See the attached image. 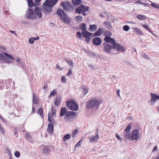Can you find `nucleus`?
<instances>
[{
	"label": "nucleus",
	"mask_w": 159,
	"mask_h": 159,
	"mask_svg": "<svg viewBox=\"0 0 159 159\" xmlns=\"http://www.w3.org/2000/svg\"><path fill=\"white\" fill-rule=\"evenodd\" d=\"M60 5L63 10L61 9H58L57 14L65 23L69 24L71 20L67 16L64 10L68 12H72L75 9V7L70 2L66 1L61 2Z\"/></svg>",
	"instance_id": "f257e3e1"
},
{
	"label": "nucleus",
	"mask_w": 159,
	"mask_h": 159,
	"mask_svg": "<svg viewBox=\"0 0 159 159\" xmlns=\"http://www.w3.org/2000/svg\"><path fill=\"white\" fill-rule=\"evenodd\" d=\"M125 139L130 140H137L139 138V133L137 129L134 130L132 133L127 132L125 134Z\"/></svg>",
	"instance_id": "f03ea898"
},
{
	"label": "nucleus",
	"mask_w": 159,
	"mask_h": 159,
	"mask_svg": "<svg viewBox=\"0 0 159 159\" xmlns=\"http://www.w3.org/2000/svg\"><path fill=\"white\" fill-rule=\"evenodd\" d=\"M76 112L72 111H67L65 107H62L60 112V116H62L65 115L64 119L66 121H68L69 117L76 115Z\"/></svg>",
	"instance_id": "7ed1b4c3"
},
{
	"label": "nucleus",
	"mask_w": 159,
	"mask_h": 159,
	"mask_svg": "<svg viewBox=\"0 0 159 159\" xmlns=\"http://www.w3.org/2000/svg\"><path fill=\"white\" fill-rule=\"evenodd\" d=\"M86 107L87 109L92 108L94 107H98L99 102L97 100L93 99L87 102Z\"/></svg>",
	"instance_id": "20e7f679"
},
{
	"label": "nucleus",
	"mask_w": 159,
	"mask_h": 159,
	"mask_svg": "<svg viewBox=\"0 0 159 159\" xmlns=\"http://www.w3.org/2000/svg\"><path fill=\"white\" fill-rule=\"evenodd\" d=\"M119 47H114V46H111L109 44L104 42L103 44L102 49L104 52L107 53H109L111 52V49H117V51H119Z\"/></svg>",
	"instance_id": "39448f33"
},
{
	"label": "nucleus",
	"mask_w": 159,
	"mask_h": 159,
	"mask_svg": "<svg viewBox=\"0 0 159 159\" xmlns=\"http://www.w3.org/2000/svg\"><path fill=\"white\" fill-rule=\"evenodd\" d=\"M27 18L32 20H35L37 18V16L33 9L27 8L25 15Z\"/></svg>",
	"instance_id": "423d86ee"
},
{
	"label": "nucleus",
	"mask_w": 159,
	"mask_h": 159,
	"mask_svg": "<svg viewBox=\"0 0 159 159\" xmlns=\"http://www.w3.org/2000/svg\"><path fill=\"white\" fill-rule=\"evenodd\" d=\"M74 100L67 101L66 102L67 107L72 111H77L78 110V106L77 104L74 102Z\"/></svg>",
	"instance_id": "0eeeda50"
},
{
	"label": "nucleus",
	"mask_w": 159,
	"mask_h": 159,
	"mask_svg": "<svg viewBox=\"0 0 159 159\" xmlns=\"http://www.w3.org/2000/svg\"><path fill=\"white\" fill-rule=\"evenodd\" d=\"M41 9L42 11L46 14H48L52 11V6L49 4H43Z\"/></svg>",
	"instance_id": "6e6552de"
},
{
	"label": "nucleus",
	"mask_w": 159,
	"mask_h": 159,
	"mask_svg": "<svg viewBox=\"0 0 159 159\" xmlns=\"http://www.w3.org/2000/svg\"><path fill=\"white\" fill-rule=\"evenodd\" d=\"M104 40L107 43L112 44V46H114V47H119V44L117 43L113 39L110 37H105Z\"/></svg>",
	"instance_id": "1a4fd4ad"
},
{
	"label": "nucleus",
	"mask_w": 159,
	"mask_h": 159,
	"mask_svg": "<svg viewBox=\"0 0 159 159\" xmlns=\"http://www.w3.org/2000/svg\"><path fill=\"white\" fill-rule=\"evenodd\" d=\"M89 7H84V5H81L77 7L75 10V12L79 14H80L82 12H85L88 11Z\"/></svg>",
	"instance_id": "9d476101"
},
{
	"label": "nucleus",
	"mask_w": 159,
	"mask_h": 159,
	"mask_svg": "<svg viewBox=\"0 0 159 159\" xmlns=\"http://www.w3.org/2000/svg\"><path fill=\"white\" fill-rule=\"evenodd\" d=\"M97 133H96L95 135H92L91 137H89V139L90 143L96 142L97 140L99 139V137L98 130L97 129Z\"/></svg>",
	"instance_id": "9b49d317"
},
{
	"label": "nucleus",
	"mask_w": 159,
	"mask_h": 159,
	"mask_svg": "<svg viewBox=\"0 0 159 159\" xmlns=\"http://www.w3.org/2000/svg\"><path fill=\"white\" fill-rule=\"evenodd\" d=\"M93 44L96 46L99 45L102 42V39L101 38L96 37L94 38L92 40Z\"/></svg>",
	"instance_id": "f8f14e48"
},
{
	"label": "nucleus",
	"mask_w": 159,
	"mask_h": 159,
	"mask_svg": "<svg viewBox=\"0 0 159 159\" xmlns=\"http://www.w3.org/2000/svg\"><path fill=\"white\" fill-rule=\"evenodd\" d=\"M34 11L36 15L39 18H40L42 17V10H41L39 7H36L35 8Z\"/></svg>",
	"instance_id": "ddd939ff"
},
{
	"label": "nucleus",
	"mask_w": 159,
	"mask_h": 159,
	"mask_svg": "<svg viewBox=\"0 0 159 159\" xmlns=\"http://www.w3.org/2000/svg\"><path fill=\"white\" fill-rule=\"evenodd\" d=\"M53 126L54 124L52 123H49L47 131L49 133H53Z\"/></svg>",
	"instance_id": "4468645a"
},
{
	"label": "nucleus",
	"mask_w": 159,
	"mask_h": 159,
	"mask_svg": "<svg viewBox=\"0 0 159 159\" xmlns=\"http://www.w3.org/2000/svg\"><path fill=\"white\" fill-rule=\"evenodd\" d=\"M151 102H153V103L155 102V101L156 100L159 99V94L157 95L156 94L152 93L151 94Z\"/></svg>",
	"instance_id": "2eb2a0df"
},
{
	"label": "nucleus",
	"mask_w": 159,
	"mask_h": 159,
	"mask_svg": "<svg viewBox=\"0 0 159 159\" xmlns=\"http://www.w3.org/2000/svg\"><path fill=\"white\" fill-rule=\"evenodd\" d=\"M82 34H83V36L84 37L88 39L92 34V33L89 32L87 30L82 32Z\"/></svg>",
	"instance_id": "dca6fc26"
},
{
	"label": "nucleus",
	"mask_w": 159,
	"mask_h": 159,
	"mask_svg": "<svg viewBox=\"0 0 159 159\" xmlns=\"http://www.w3.org/2000/svg\"><path fill=\"white\" fill-rule=\"evenodd\" d=\"M61 98L59 96H57L54 102V104L56 106H58L61 103Z\"/></svg>",
	"instance_id": "f3484780"
},
{
	"label": "nucleus",
	"mask_w": 159,
	"mask_h": 159,
	"mask_svg": "<svg viewBox=\"0 0 159 159\" xmlns=\"http://www.w3.org/2000/svg\"><path fill=\"white\" fill-rule=\"evenodd\" d=\"M103 31L101 28L99 29L96 32L93 33L94 36H97L101 35L102 34Z\"/></svg>",
	"instance_id": "a211bd4d"
},
{
	"label": "nucleus",
	"mask_w": 159,
	"mask_h": 159,
	"mask_svg": "<svg viewBox=\"0 0 159 159\" xmlns=\"http://www.w3.org/2000/svg\"><path fill=\"white\" fill-rule=\"evenodd\" d=\"M42 151L43 153L47 155L49 154L50 150L48 148L45 146L43 148Z\"/></svg>",
	"instance_id": "6ab92c4d"
},
{
	"label": "nucleus",
	"mask_w": 159,
	"mask_h": 159,
	"mask_svg": "<svg viewBox=\"0 0 159 159\" xmlns=\"http://www.w3.org/2000/svg\"><path fill=\"white\" fill-rule=\"evenodd\" d=\"M72 2L74 5L76 6L80 5L82 3L81 0H72Z\"/></svg>",
	"instance_id": "aec40b11"
},
{
	"label": "nucleus",
	"mask_w": 159,
	"mask_h": 159,
	"mask_svg": "<svg viewBox=\"0 0 159 159\" xmlns=\"http://www.w3.org/2000/svg\"><path fill=\"white\" fill-rule=\"evenodd\" d=\"M48 120L50 123H52V124H54L56 123L55 120L52 117V116H50V113H49L48 114Z\"/></svg>",
	"instance_id": "412c9836"
},
{
	"label": "nucleus",
	"mask_w": 159,
	"mask_h": 159,
	"mask_svg": "<svg viewBox=\"0 0 159 159\" xmlns=\"http://www.w3.org/2000/svg\"><path fill=\"white\" fill-rule=\"evenodd\" d=\"M80 28L82 30V32L86 30V25L84 23H82L80 25Z\"/></svg>",
	"instance_id": "4be33fe9"
},
{
	"label": "nucleus",
	"mask_w": 159,
	"mask_h": 159,
	"mask_svg": "<svg viewBox=\"0 0 159 159\" xmlns=\"http://www.w3.org/2000/svg\"><path fill=\"white\" fill-rule=\"evenodd\" d=\"M86 53L91 57H93L96 56V54L94 52H91L89 50H86Z\"/></svg>",
	"instance_id": "5701e85b"
},
{
	"label": "nucleus",
	"mask_w": 159,
	"mask_h": 159,
	"mask_svg": "<svg viewBox=\"0 0 159 159\" xmlns=\"http://www.w3.org/2000/svg\"><path fill=\"white\" fill-rule=\"evenodd\" d=\"M71 135L70 134L65 135L62 138L63 142H65L66 140H68L70 138Z\"/></svg>",
	"instance_id": "b1692460"
},
{
	"label": "nucleus",
	"mask_w": 159,
	"mask_h": 159,
	"mask_svg": "<svg viewBox=\"0 0 159 159\" xmlns=\"http://www.w3.org/2000/svg\"><path fill=\"white\" fill-rule=\"evenodd\" d=\"M90 30L93 32L97 30V27L95 25H90Z\"/></svg>",
	"instance_id": "393cba45"
},
{
	"label": "nucleus",
	"mask_w": 159,
	"mask_h": 159,
	"mask_svg": "<svg viewBox=\"0 0 159 159\" xmlns=\"http://www.w3.org/2000/svg\"><path fill=\"white\" fill-rule=\"evenodd\" d=\"M81 88L83 92L84 93V95H85V94L88 92V89L84 85L82 86Z\"/></svg>",
	"instance_id": "a878e982"
},
{
	"label": "nucleus",
	"mask_w": 159,
	"mask_h": 159,
	"mask_svg": "<svg viewBox=\"0 0 159 159\" xmlns=\"http://www.w3.org/2000/svg\"><path fill=\"white\" fill-rule=\"evenodd\" d=\"M57 94V89H55L51 91L50 93V95L48 97V98H50L53 96H54Z\"/></svg>",
	"instance_id": "bb28decb"
},
{
	"label": "nucleus",
	"mask_w": 159,
	"mask_h": 159,
	"mask_svg": "<svg viewBox=\"0 0 159 159\" xmlns=\"http://www.w3.org/2000/svg\"><path fill=\"white\" fill-rule=\"evenodd\" d=\"M104 34L105 37H111L112 35V33L110 31L107 30L104 32Z\"/></svg>",
	"instance_id": "cd10ccee"
},
{
	"label": "nucleus",
	"mask_w": 159,
	"mask_h": 159,
	"mask_svg": "<svg viewBox=\"0 0 159 159\" xmlns=\"http://www.w3.org/2000/svg\"><path fill=\"white\" fill-rule=\"evenodd\" d=\"M58 1V0H51L49 3H50V5L52 6V8Z\"/></svg>",
	"instance_id": "c85d7f7f"
},
{
	"label": "nucleus",
	"mask_w": 159,
	"mask_h": 159,
	"mask_svg": "<svg viewBox=\"0 0 159 159\" xmlns=\"http://www.w3.org/2000/svg\"><path fill=\"white\" fill-rule=\"evenodd\" d=\"M4 54L5 55V56L8 57L9 58L11 59L12 60H13L15 59L14 57L11 55H10L6 52H4Z\"/></svg>",
	"instance_id": "c756f323"
},
{
	"label": "nucleus",
	"mask_w": 159,
	"mask_h": 159,
	"mask_svg": "<svg viewBox=\"0 0 159 159\" xmlns=\"http://www.w3.org/2000/svg\"><path fill=\"white\" fill-rule=\"evenodd\" d=\"M37 99V97L35 96L34 93H33V100L34 103L35 104H37L38 103Z\"/></svg>",
	"instance_id": "7c9ffc66"
},
{
	"label": "nucleus",
	"mask_w": 159,
	"mask_h": 159,
	"mask_svg": "<svg viewBox=\"0 0 159 159\" xmlns=\"http://www.w3.org/2000/svg\"><path fill=\"white\" fill-rule=\"evenodd\" d=\"M137 18L141 20H143L146 19V17L145 16L142 15H139L137 16Z\"/></svg>",
	"instance_id": "2f4dec72"
},
{
	"label": "nucleus",
	"mask_w": 159,
	"mask_h": 159,
	"mask_svg": "<svg viewBox=\"0 0 159 159\" xmlns=\"http://www.w3.org/2000/svg\"><path fill=\"white\" fill-rule=\"evenodd\" d=\"M131 124H130L126 128L125 130V133H124V134H127V132H129V130L131 128Z\"/></svg>",
	"instance_id": "473e14b6"
},
{
	"label": "nucleus",
	"mask_w": 159,
	"mask_h": 159,
	"mask_svg": "<svg viewBox=\"0 0 159 159\" xmlns=\"http://www.w3.org/2000/svg\"><path fill=\"white\" fill-rule=\"evenodd\" d=\"M37 112L41 117L43 116V109L42 108L38 109Z\"/></svg>",
	"instance_id": "72a5a7b5"
},
{
	"label": "nucleus",
	"mask_w": 159,
	"mask_h": 159,
	"mask_svg": "<svg viewBox=\"0 0 159 159\" xmlns=\"http://www.w3.org/2000/svg\"><path fill=\"white\" fill-rule=\"evenodd\" d=\"M28 4L29 7L30 8L33 6L34 5V2L33 0H28Z\"/></svg>",
	"instance_id": "f704fd0d"
},
{
	"label": "nucleus",
	"mask_w": 159,
	"mask_h": 159,
	"mask_svg": "<svg viewBox=\"0 0 159 159\" xmlns=\"http://www.w3.org/2000/svg\"><path fill=\"white\" fill-rule=\"evenodd\" d=\"M151 5L152 6L157 9H159V3L156 4L155 3L152 2Z\"/></svg>",
	"instance_id": "c9c22d12"
},
{
	"label": "nucleus",
	"mask_w": 159,
	"mask_h": 159,
	"mask_svg": "<svg viewBox=\"0 0 159 159\" xmlns=\"http://www.w3.org/2000/svg\"><path fill=\"white\" fill-rule=\"evenodd\" d=\"M0 132L2 134H4L5 133V130H4L3 127L2 125L0 124Z\"/></svg>",
	"instance_id": "e433bc0d"
},
{
	"label": "nucleus",
	"mask_w": 159,
	"mask_h": 159,
	"mask_svg": "<svg viewBox=\"0 0 159 159\" xmlns=\"http://www.w3.org/2000/svg\"><path fill=\"white\" fill-rule=\"evenodd\" d=\"M126 50L125 48L123 46L120 45V51L122 52H125Z\"/></svg>",
	"instance_id": "4c0bfd02"
},
{
	"label": "nucleus",
	"mask_w": 159,
	"mask_h": 159,
	"mask_svg": "<svg viewBox=\"0 0 159 159\" xmlns=\"http://www.w3.org/2000/svg\"><path fill=\"white\" fill-rule=\"evenodd\" d=\"M129 27L128 25H125L123 27V30L126 31H128L129 29Z\"/></svg>",
	"instance_id": "58836bf2"
},
{
	"label": "nucleus",
	"mask_w": 159,
	"mask_h": 159,
	"mask_svg": "<svg viewBox=\"0 0 159 159\" xmlns=\"http://www.w3.org/2000/svg\"><path fill=\"white\" fill-rule=\"evenodd\" d=\"M65 60L70 65L72 66V67H73V63L71 60H68L66 59H65Z\"/></svg>",
	"instance_id": "ea45409f"
},
{
	"label": "nucleus",
	"mask_w": 159,
	"mask_h": 159,
	"mask_svg": "<svg viewBox=\"0 0 159 159\" xmlns=\"http://www.w3.org/2000/svg\"><path fill=\"white\" fill-rule=\"evenodd\" d=\"M25 137L27 139L29 140L31 138V135L29 133H27L25 134Z\"/></svg>",
	"instance_id": "a19ab883"
},
{
	"label": "nucleus",
	"mask_w": 159,
	"mask_h": 159,
	"mask_svg": "<svg viewBox=\"0 0 159 159\" xmlns=\"http://www.w3.org/2000/svg\"><path fill=\"white\" fill-rule=\"evenodd\" d=\"M134 30L136 31L137 32L139 33L140 34H142V32L141 30H140L139 29L137 28H135L134 29Z\"/></svg>",
	"instance_id": "79ce46f5"
},
{
	"label": "nucleus",
	"mask_w": 159,
	"mask_h": 159,
	"mask_svg": "<svg viewBox=\"0 0 159 159\" xmlns=\"http://www.w3.org/2000/svg\"><path fill=\"white\" fill-rule=\"evenodd\" d=\"M134 3L135 4H140L146 6H147V5L146 4L144 3L143 2H142L137 1L136 2H134Z\"/></svg>",
	"instance_id": "37998d69"
},
{
	"label": "nucleus",
	"mask_w": 159,
	"mask_h": 159,
	"mask_svg": "<svg viewBox=\"0 0 159 159\" xmlns=\"http://www.w3.org/2000/svg\"><path fill=\"white\" fill-rule=\"evenodd\" d=\"M34 39H33V37L30 38L29 40V42L30 43L33 44L34 43Z\"/></svg>",
	"instance_id": "c03bdc74"
},
{
	"label": "nucleus",
	"mask_w": 159,
	"mask_h": 159,
	"mask_svg": "<svg viewBox=\"0 0 159 159\" xmlns=\"http://www.w3.org/2000/svg\"><path fill=\"white\" fill-rule=\"evenodd\" d=\"M15 156L17 157H19L20 156V153L18 151H16L14 152Z\"/></svg>",
	"instance_id": "a18cd8bd"
},
{
	"label": "nucleus",
	"mask_w": 159,
	"mask_h": 159,
	"mask_svg": "<svg viewBox=\"0 0 159 159\" xmlns=\"http://www.w3.org/2000/svg\"><path fill=\"white\" fill-rule=\"evenodd\" d=\"M51 110H52V115L54 116L56 112V110L53 108V107H52Z\"/></svg>",
	"instance_id": "49530a36"
},
{
	"label": "nucleus",
	"mask_w": 159,
	"mask_h": 159,
	"mask_svg": "<svg viewBox=\"0 0 159 159\" xmlns=\"http://www.w3.org/2000/svg\"><path fill=\"white\" fill-rule=\"evenodd\" d=\"M75 18L77 19V20L79 21H81L83 19V17L81 16H76Z\"/></svg>",
	"instance_id": "de8ad7c7"
},
{
	"label": "nucleus",
	"mask_w": 159,
	"mask_h": 159,
	"mask_svg": "<svg viewBox=\"0 0 159 159\" xmlns=\"http://www.w3.org/2000/svg\"><path fill=\"white\" fill-rule=\"evenodd\" d=\"M61 81L63 83H65L66 82V79L64 76H63L61 77Z\"/></svg>",
	"instance_id": "09e8293b"
},
{
	"label": "nucleus",
	"mask_w": 159,
	"mask_h": 159,
	"mask_svg": "<svg viewBox=\"0 0 159 159\" xmlns=\"http://www.w3.org/2000/svg\"><path fill=\"white\" fill-rule=\"evenodd\" d=\"M143 58H145L146 59L149 60L150 59L149 57L146 54L144 53L143 55Z\"/></svg>",
	"instance_id": "8fccbe9b"
},
{
	"label": "nucleus",
	"mask_w": 159,
	"mask_h": 159,
	"mask_svg": "<svg viewBox=\"0 0 159 159\" xmlns=\"http://www.w3.org/2000/svg\"><path fill=\"white\" fill-rule=\"evenodd\" d=\"M81 145V141H79L75 145V148L79 147Z\"/></svg>",
	"instance_id": "3c124183"
},
{
	"label": "nucleus",
	"mask_w": 159,
	"mask_h": 159,
	"mask_svg": "<svg viewBox=\"0 0 159 159\" xmlns=\"http://www.w3.org/2000/svg\"><path fill=\"white\" fill-rule=\"evenodd\" d=\"M50 2V0H45V2L43 3V4L50 5V3H49Z\"/></svg>",
	"instance_id": "603ef678"
},
{
	"label": "nucleus",
	"mask_w": 159,
	"mask_h": 159,
	"mask_svg": "<svg viewBox=\"0 0 159 159\" xmlns=\"http://www.w3.org/2000/svg\"><path fill=\"white\" fill-rule=\"evenodd\" d=\"M77 35L79 36V38L80 39L82 37L81 32H78L76 33Z\"/></svg>",
	"instance_id": "864d4df0"
},
{
	"label": "nucleus",
	"mask_w": 159,
	"mask_h": 159,
	"mask_svg": "<svg viewBox=\"0 0 159 159\" xmlns=\"http://www.w3.org/2000/svg\"><path fill=\"white\" fill-rule=\"evenodd\" d=\"M106 27L108 29L111 28V25L110 22H109Z\"/></svg>",
	"instance_id": "5fc2aeb1"
},
{
	"label": "nucleus",
	"mask_w": 159,
	"mask_h": 159,
	"mask_svg": "<svg viewBox=\"0 0 159 159\" xmlns=\"http://www.w3.org/2000/svg\"><path fill=\"white\" fill-rule=\"evenodd\" d=\"M157 146H154V147L153 148L152 152H154V151H157Z\"/></svg>",
	"instance_id": "6e6d98bb"
},
{
	"label": "nucleus",
	"mask_w": 159,
	"mask_h": 159,
	"mask_svg": "<svg viewBox=\"0 0 159 159\" xmlns=\"http://www.w3.org/2000/svg\"><path fill=\"white\" fill-rule=\"evenodd\" d=\"M5 55H3V54H2V55H1V58L3 60H4L5 59H6V57H5Z\"/></svg>",
	"instance_id": "4d7b16f0"
},
{
	"label": "nucleus",
	"mask_w": 159,
	"mask_h": 159,
	"mask_svg": "<svg viewBox=\"0 0 159 159\" xmlns=\"http://www.w3.org/2000/svg\"><path fill=\"white\" fill-rule=\"evenodd\" d=\"M0 118L4 122H6V120H5L4 118L3 117L1 116H0Z\"/></svg>",
	"instance_id": "13d9d810"
},
{
	"label": "nucleus",
	"mask_w": 159,
	"mask_h": 159,
	"mask_svg": "<svg viewBox=\"0 0 159 159\" xmlns=\"http://www.w3.org/2000/svg\"><path fill=\"white\" fill-rule=\"evenodd\" d=\"M16 61L19 63H21V61L20 58H18L16 59Z\"/></svg>",
	"instance_id": "bf43d9fd"
},
{
	"label": "nucleus",
	"mask_w": 159,
	"mask_h": 159,
	"mask_svg": "<svg viewBox=\"0 0 159 159\" xmlns=\"http://www.w3.org/2000/svg\"><path fill=\"white\" fill-rule=\"evenodd\" d=\"M142 26H143V27L146 30H147L148 29V28L147 26L145 25H142Z\"/></svg>",
	"instance_id": "052dcab7"
},
{
	"label": "nucleus",
	"mask_w": 159,
	"mask_h": 159,
	"mask_svg": "<svg viewBox=\"0 0 159 159\" xmlns=\"http://www.w3.org/2000/svg\"><path fill=\"white\" fill-rule=\"evenodd\" d=\"M5 150L6 152L7 153L11 151V150L8 148H5Z\"/></svg>",
	"instance_id": "680f3d73"
},
{
	"label": "nucleus",
	"mask_w": 159,
	"mask_h": 159,
	"mask_svg": "<svg viewBox=\"0 0 159 159\" xmlns=\"http://www.w3.org/2000/svg\"><path fill=\"white\" fill-rule=\"evenodd\" d=\"M10 31L11 33L13 34H15V35H16V36L17 35V34L16 33V32L15 31Z\"/></svg>",
	"instance_id": "e2e57ef3"
},
{
	"label": "nucleus",
	"mask_w": 159,
	"mask_h": 159,
	"mask_svg": "<svg viewBox=\"0 0 159 159\" xmlns=\"http://www.w3.org/2000/svg\"><path fill=\"white\" fill-rule=\"evenodd\" d=\"M78 132V130H77L76 129H75V131L73 133V137H74V135L76 134L77 132Z\"/></svg>",
	"instance_id": "0e129e2a"
},
{
	"label": "nucleus",
	"mask_w": 159,
	"mask_h": 159,
	"mask_svg": "<svg viewBox=\"0 0 159 159\" xmlns=\"http://www.w3.org/2000/svg\"><path fill=\"white\" fill-rule=\"evenodd\" d=\"M88 66L89 67L91 68L92 69H94V67L91 64L88 65Z\"/></svg>",
	"instance_id": "69168bd1"
},
{
	"label": "nucleus",
	"mask_w": 159,
	"mask_h": 159,
	"mask_svg": "<svg viewBox=\"0 0 159 159\" xmlns=\"http://www.w3.org/2000/svg\"><path fill=\"white\" fill-rule=\"evenodd\" d=\"M116 136L117 138L119 140V135L118 133H116Z\"/></svg>",
	"instance_id": "338daca9"
},
{
	"label": "nucleus",
	"mask_w": 159,
	"mask_h": 159,
	"mask_svg": "<svg viewBox=\"0 0 159 159\" xmlns=\"http://www.w3.org/2000/svg\"><path fill=\"white\" fill-rule=\"evenodd\" d=\"M34 39V40H38L39 39V36H37L36 37H33Z\"/></svg>",
	"instance_id": "774afa93"
}]
</instances>
